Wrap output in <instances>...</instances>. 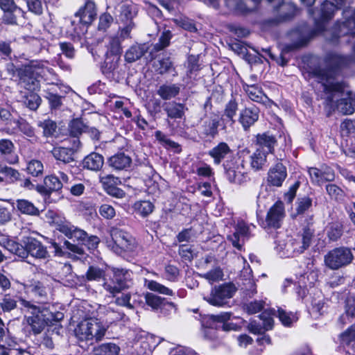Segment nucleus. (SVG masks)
<instances>
[{
    "label": "nucleus",
    "instance_id": "8",
    "mask_svg": "<svg viewBox=\"0 0 355 355\" xmlns=\"http://www.w3.org/2000/svg\"><path fill=\"white\" fill-rule=\"evenodd\" d=\"M110 235L114 243L113 249L116 253L132 252L135 250L137 247L135 239L129 233L118 228H112Z\"/></svg>",
    "mask_w": 355,
    "mask_h": 355
},
{
    "label": "nucleus",
    "instance_id": "38",
    "mask_svg": "<svg viewBox=\"0 0 355 355\" xmlns=\"http://www.w3.org/2000/svg\"><path fill=\"white\" fill-rule=\"evenodd\" d=\"M286 253L284 255L287 257L295 256L302 253L306 248H302V243L300 239H290L289 242L286 244Z\"/></svg>",
    "mask_w": 355,
    "mask_h": 355
},
{
    "label": "nucleus",
    "instance_id": "9",
    "mask_svg": "<svg viewBox=\"0 0 355 355\" xmlns=\"http://www.w3.org/2000/svg\"><path fill=\"white\" fill-rule=\"evenodd\" d=\"M285 216L283 202L277 201L268 210L266 223L268 227L279 228Z\"/></svg>",
    "mask_w": 355,
    "mask_h": 355
},
{
    "label": "nucleus",
    "instance_id": "20",
    "mask_svg": "<svg viewBox=\"0 0 355 355\" xmlns=\"http://www.w3.org/2000/svg\"><path fill=\"white\" fill-rule=\"evenodd\" d=\"M13 207L20 214L24 215L37 216L40 211L31 201L26 199H17L13 203Z\"/></svg>",
    "mask_w": 355,
    "mask_h": 355
},
{
    "label": "nucleus",
    "instance_id": "10",
    "mask_svg": "<svg viewBox=\"0 0 355 355\" xmlns=\"http://www.w3.org/2000/svg\"><path fill=\"white\" fill-rule=\"evenodd\" d=\"M309 174L313 184L322 185L325 182L333 181L335 178L334 171L327 166L319 169L312 167L309 169Z\"/></svg>",
    "mask_w": 355,
    "mask_h": 355
},
{
    "label": "nucleus",
    "instance_id": "49",
    "mask_svg": "<svg viewBox=\"0 0 355 355\" xmlns=\"http://www.w3.org/2000/svg\"><path fill=\"white\" fill-rule=\"evenodd\" d=\"M327 234L331 241H337L343 234V227L340 223H334L327 228Z\"/></svg>",
    "mask_w": 355,
    "mask_h": 355
},
{
    "label": "nucleus",
    "instance_id": "56",
    "mask_svg": "<svg viewBox=\"0 0 355 355\" xmlns=\"http://www.w3.org/2000/svg\"><path fill=\"white\" fill-rule=\"evenodd\" d=\"M202 277L208 280L211 284L222 280L223 272L220 267H215L212 270L203 274Z\"/></svg>",
    "mask_w": 355,
    "mask_h": 355
},
{
    "label": "nucleus",
    "instance_id": "36",
    "mask_svg": "<svg viewBox=\"0 0 355 355\" xmlns=\"http://www.w3.org/2000/svg\"><path fill=\"white\" fill-rule=\"evenodd\" d=\"M54 157L64 163H69L73 160V151L71 148H55L53 150Z\"/></svg>",
    "mask_w": 355,
    "mask_h": 355
},
{
    "label": "nucleus",
    "instance_id": "54",
    "mask_svg": "<svg viewBox=\"0 0 355 355\" xmlns=\"http://www.w3.org/2000/svg\"><path fill=\"white\" fill-rule=\"evenodd\" d=\"M128 99H119L114 102L113 109L115 112H121L126 118L132 117V112L127 106Z\"/></svg>",
    "mask_w": 355,
    "mask_h": 355
},
{
    "label": "nucleus",
    "instance_id": "11",
    "mask_svg": "<svg viewBox=\"0 0 355 355\" xmlns=\"http://www.w3.org/2000/svg\"><path fill=\"white\" fill-rule=\"evenodd\" d=\"M287 177L286 168L282 163L278 162L272 166L268 172L267 181L270 185L279 187Z\"/></svg>",
    "mask_w": 355,
    "mask_h": 355
},
{
    "label": "nucleus",
    "instance_id": "21",
    "mask_svg": "<svg viewBox=\"0 0 355 355\" xmlns=\"http://www.w3.org/2000/svg\"><path fill=\"white\" fill-rule=\"evenodd\" d=\"M277 143V140L274 136L268 133L259 134L257 136L256 144L257 149L264 150L267 154H271L274 151V147Z\"/></svg>",
    "mask_w": 355,
    "mask_h": 355
},
{
    "label": "nucleus",
    "instance_id": "19",
    "mask_svg": "<svg viewBox=\"0 0 355 355\" xmlns=\"http://www.w3.org/2000/svg\"><path fill=\"white\" fill-rule=\"evenodd\" d=\"M60 179L55 175H49L45 177L44 182L46 189L50 191H57L63 187V183L69 182V177L64 172H59Z\"/></svg>",
    "mask_w": 355,
    "mask_h": 355
},
{
    "label": "nucleus",
    "instance_id": "51",
    "mask_svg": "<svg viewBox=\"0 0 355 355\" xmlns=\"http://www.w3.org/2000/svg\"><path fill=\"white\" fill-rule=\"evenodd\" d=\"M38 126L43 129V134L45 137L53 136L56 131L57 125L51 119H45L38 123Z\"/></svg>",
    "mask_w": 355,
    "mask_h": 355
},
{
    "label": "nucleus",
    "instance_id": "45",
    "mask_svg": "<svg viewBox=\"0 0 355 355\" xmlns=\"http://www.w3.org/2000/svg\"><path fill=\"white\" fill-rule=\"evenodd\" d=\"M0 306L4 313H9L17 306V300L9 294L5 295L0 302Z\"/></svg>",
    "mask_w": 355,
    "mask_h": 355
},
{
    "label": "nucleus",
    "instance_id": "26",
    "mask_svg": "<svg viewBox=\"0 0 355 355\" xmlns=\"http://www.w3.org/2000/svg\"><path fill=\"white\" fill-rule=\"evenodd\" d=\"M335 3L324 1L321 6V17L322 20L331 19L335 11L340 9L344 4L345 0H334Z\"/></svg>",
    "mask_w": 355,
    "mask_h": 355
},
{
    "label": "nucleus",
    "instance_id": "18",
    "mask_svg": "<svg viewBox=\"0 0 355 355\" xmlns=\"http://www.w3.org/2000/svg\"><path fill=\"white\" fill-rule=\"evenodd\" d=\"M108 165L114 170H126L132 164V159L124 153H118L107 160Z\"/></svg>",
    "mask_w": 355,
    "mask_h": 355
},
{
    "label": "nucleus",
    "instance_id": "24",
    "mask_svg": "<svg viewBox=\"0 0 355 355\" xmlns=\"http://www.w3.org/2000/svg\"><path fill=\"white\" fill-rule=\"evenodd\" d=\"M230 152V146L225 142H220L210 150L208 154L214 159V164H219Z\"/></svg>",
    "mask_w": 355,
    "mask_h": 355
},
{
    "label": "nucleus",
    "instance_id": "23",
    "mask_svg": "<svg viewBox=\"0 0 355 355\" xmlns=\"http://www.w3.org/2000/svg\"><path fill=\"white\" fill-rule=\"evenodd\" d=\"M104 164L103 155L97 153H92L86 156L83 162V167L91 171H98Z\"/></svg>",
    "mask_w": 355,
    "mask_h": 355
},
{
    "label": "nucleus",
    "instance_id": "12",
    "mask_svg": "<svg viewBox=\"0 0 355 355\" xmlns=\"http://www.w3.org/2000/svg\"><path fill=\"white\" fill-rule=\"evenodd\" d=\"M227 178L230 182L241 184L245 181V174L242 163H230L225 166Z\"/></svg>",
    "mask_w": 355,
    "mask_h": 355
},
{
    "label": "nucleus",
    "instance_id": "40",
    "mask_svg": "<svg viewBox=\"0 0 355 355\" xmlns=\"http://www.w3.org/2000/svg\"><path fill=\"white\" fill-rule=\"evenodd\" d=\"M51 217L52 219L51 223L56 227L58 231L62 234L69 232V227L71 224L64 217L57 214H52Z\"/></svg>",
    "mask_w": 355,
    "mask_h": 355
},
{
    "label": "nucleus",
    "instance_id": "31",
    "mask_svg": "<svg viewBox=\"0 0 355 355\" xmlns=\"http://www.w3.org/2000/svg\"><path fill=\"white\" fill-rule=\"evenodd\" d=\"M180 92V87L175 84L163 85L157 89V94L164 100H168L176 96Z\"/></svg>",
    "mask_w": 355,
    "mask_h": 355
},
{
    "label": "nucleus",
    "instance_id": "15",
    "mask_svg": "<svg viewBox=\"0 0 355 355\" xmlns=\"http://www.w3.org/2000/svg\"><path fill=\"white\" fill-rule=\"evenodd\" d=\"M24 243L27 248L28 254L30 253L33 257L38 259H44L48 255L46 248L37 239L33 237H26Z\"/></svg>",
    "mask_w": 355,
    "mask_h": 355
},
{
    "label": "nucleus",
    "instance_id": "43",
    "mask_svg": "<svg viewBox=\"0 0 355 355\" xmlns=\"http://www.w3.org/2000/svg\"><path fill=\"white\" fill-rule=\"evenodd\" d=\"M165 110L168 116L172 119H181L184 114V107L180 103L169 104Z\"/></svg>",
    "mask_w": 355,
    "mask_h": 355
},
{
    "label": "nucleus",
    "instance_id": "62",
    "mask_svg": "<svg viewBox=\"0 0 355 355\" xmlns=\"http://www.w3.org/2000/svg\"><path fill=\"white\" fill-rule=\"evenodd\" d=\"M40 97L35 93H31L27 96L24 101L26 105L32 110H37L40 105Z\"/></svg>",
    "mask_w": 355,
    "mask_h": 355
},
{
    "label": "nucleus",
    "instance_id": "2",
    "mask_svg": "<svg viewBox=\"0 0 355 355\" xmlns=\"http://www.w3.org/2000/svg\"><path fill=\"white\" fill-rule=\"evenodd\" d=\"M108 326L96 318H89L81 320L74 329L78 341L87 345L101 342L105 337Z\"/></svg>",
    "mask_w": 355,
    "mask_h": 355
},
{
    "label": "nucleus",
    "instance_id": "3",
    "mask_svg": "<svg viewBox=\"0 0 355 355\" xmlns=\"http://www.w3.org/2000/svg\"><path fill=\"white\" fill-rule=\"evenodd\" d=\"M22 311L25 313L24 324L35 335L40 334L50 321L49 311L31 301L19 297Z\"/></svg>",
    "mask_w": 355,
    "mask_h": 355
},
{
    "label": "nucleus",
    "instance_id": "53",
    "mask_svg": "<svg viewBox=\"0 0 355 355\" xmlns=\"http://www.w3.org/2000/svg\"><path fill=\"white\" fill-rule=\"evenodd\" d=\"M155 67L159 74H164L173 69V64L169 58H163L155 62Z\"/></svg>",
    "mask_w": 355,
    "mask_h": 355
},
{
    "label": "nucleus",
    "instance_id": "42",
    "mask_svg": "<svg viewBox=\"0 0 355 355\" xmlns=\"http://www.w3.org/2000/svg\"><path fill=\"white\" fill-rule=\"evenodd\" d=\"M351 60L345 56L338 54H331L328 58L329 66L332 68H340L349 64Z\"/></svg>",
    "mask_w": 355,
    "mask_h": 355
},
{
    "label": "nucleus",
    "instance_id": "33",
    "mask_svg": "<svg viewBox=\"0 0 355 355\" xmlns=\"http://www.w3.org/2000/svg\"><path fill=\"white\" fill-rule=\"evenodd\" d=\"M156 139L166 149H171L175 153H180L181 151L180 146L168 139L165 134L160 130H157L155 132Z\"/></svg>",
    "mask_w": 355,
    "mask_h": 355
},
{
    "label": "nucleus",
    "instance_id": "27",
    "mask_svg": "<svg viewBox=\"0 0 355 355\" xmlns=\"http://www.w3.org/2000/svg\"><path fill=\"white\" fill-rule=\"evenodd\" d=\"M243 87L250 99L254 102L263 103L267 98L262 90L255 85L245 84Z\"/></svg>",
    "mask_w": 355,
    "mask_h": 355
},
{
    "label": "nucleus",
    "instance_id": "47",
    "mask_svg": "<svg viewBox=\"0 0 355 355\" xmlns=\"http://www.w3.org/2000/svg\"><path fill=\"white\" fill-rule=\"evenodd\" d=\"M28 291H31L38 300L42 301L47 295L46 288L42 283L37 282L26 288Z\"/></svg>",
    "mask_w": 355,
    "mask_h": 355
},
{
    "label": "nucleus",
    "instance_id": "13",
    "mask_svg": "<svg viewBox=\"0 0 355 355\" xmlns=\"http://www.w3.org/2000/svg\"><path fill=\"white\" fill-rule=\"evenodd\" d=\"M15 145L8 139H0V157L10 164L19 162V157L15 152Z\"/></svg>",
    "mask_w": 355,
    "mask_h": 355
},
{
    "label": "nucleus",
    "instance_id": "60",
    "mask_svg": "<svg viewBox=\"0 0 355 355\" xmlns=\"http://www.w3.org/2000/svg\"><path fill=\"white\" fill-rule=\"evenodd\" d=\"M87 278L88 280H99L102 277H105L104 271L98 267L90 266L87 272Z\"/></svg>",
    "mask_w": 355,
    "mask_h": 355
},
{
    "label": "nucleus",
    "instance_id": "58",
    "mask_svg": "<svg viewBox=\"0 0 355 355\" xmlns=\"http://www.w3.org/2000/svg\"><path fill=\"white\" fill-rule=\"evenodd\" d=\"M237 110L238 103L235 99L232 98L225 105L224 115L228 118L233 123H234V117L236 115Z\"/></svg>",
    "mask_w": 355,
    "mask_h": 355
},
{
    "label": "nucleus",
    "instance_id": "63",
    "mask_svg": "<svg viewBox=\"0 0 355 355\" xmlns=\"http://www.w3.org/2000/svg\"><path fill=\"white\" fill-rule=\"evenodd\" d=\"M312 205V200L309 197H304L298 200L296 211L298 214H302Z\"/></svg>",
    "mask_w": 355,
    "mask_h": 355
},
{
    "label": "nucleus",
    "instance_id": "52",
    "mask_svg": "<svg viewBox=\"0 0 355 355\" xmlns=\"http://www.w3.org/2000/svg\"><path fill=\"white\" fill-rule=\"evenodd\" d=\"M340 341L343 345H349L355 341V324H352L339 336Z\"/></svg>",
    "mask_w": 355,
    "mask_h": 355
},
{
    "label": "nucleus",
    "instance_id": "35",
    "mask_svg": "<svg viewBox=\"0 0 355 355\" xmlns=\"http://www.w3.org/2000/svg\"><path fill=\"white\" fill-rule=\"evenodd\" d=\"M325 302L323 296L321 295L313 297L311 300V307L310 308L311 313L315 318L322 315L325 311Z\"/></svg>",
    "mask_w": 355,
    "mask_h": 355
},
{
    "label": "nucleus",
    "instance_id": "37",
    "mask_svg": "<svg viewBox=\"0 0 355 355\" xmlns=\"http://www.w3.org/2000/svg\"><path fill=\"white\" fill-rule=\"evenodd\" d=\"M144 286L147 287L149 290L154 292H157L162 295L169 296L173 295V292L171 289L153 280L145 279Z\"/></svg>",
    "mask_w": 355,
    "mask_h": 355
},
{
    "label": "nucleus",
    "instance_id": "57",
    "mask_svg": "<svg viewBox=\"0 0 355 355\" xmlns=\"http://www.w3.org/2000/svg\"><path fill=\"white\" fill-rule=\"evenodd\" d=\"M218 121L216 119H209L204 123V133L214 137L218 132Z\"/></svg>",
    "mask_w": 355,
    "mask_h": 355
},
{
    "label": "nucleus",
    "instance_id": "55",
    "mask_svg": "<svg viewBox=\"0 0 355 355\" xmlns=\"http://www.w3.org/2000/svg\"><path fill=\"white\" fill-rule=\"evenodd\" d=\"M145 300L147 305L150 306L153 310H159L164 301L161 297L151 293H147L145 295Z\"/></svg>",
    "mask_w": 355,
    "mask_h": 355
},
{
    "label": "nucleus",
    "instance_id": "16",
    "mask_svg": "<svg viewBox=\"0 0 355 355\" xmlns=\"http://www.w3.org/2000/svg\"><path fill=\"white\" fill-rule=\"evenodd\" d=\"M96 15V5L90 0L85 1L84 7L80 8L76 13V16L80 18V22L85 24H91Z\"/></svg>",
    "mask_w": 355,
    "mask_h": 355
},
{
    "label": "nucleus",
    "instance_id": "4",
    "mask_svg": "<svg viewBox=\"0 0 355 355\" xmlns=\"http://www.w3.org/2000/svg\"><path fill=\"white\" fill-rule=\"evenodd\" d=\"M132 284V272L123 268H113L104 277L103 288L115 295Z\"/></svg>",
    "mask_w": 355,
    "mask_h": 355
},
{
    "label": "nucleus",
    "instance_id": "28",
    "mask_svg": "<svg viewBox=\"0 0 355 355\" xmlns=\"http://www.w3.org/2000/svg\"><path fill=\"white\" fill-rule=\"evenodd\" d=\"M95 355H119L120 347L113 343L101 344L94 348Z\"/></svg>",
    "mask_w": 355,
    "mask_h": 355
},
{
    "label": "nucleus",
    "instance_id": "41",
    "mask_svg": "<svg viewBox=\"0 0 355 355\" xmlns=\"http://www.w3.org/2000/svg\"><path fill=\"white\" fill-rule=\"evenodd\" d=\"M0 173L4 175L5 178H6L10 183H15L20 180L21 175L19 172L12 167L1 164Z\"/></svg>",
    "mask_w": 355,
    "mask_h": 355
},
{
    "label": "nucleus",
    "instance_id": "6",
    "mask_svg": "<svg viewBox=\"0 0 355 355\" xmlns=\"http://www.w3.org/2000/svg\"><path fill=\"white\" fill-rule=\"evenodd\" d=\"M235 286L232 284H223L212 287L210 293H203L202 298L209 304L222 307L227 303V300L233 297L236 292Z\"/></svg>",
    "mask_w": 355,
    "mask_h": 355
},
{
    "label": "nucleus",
    "instance_id": "30",
    "mask_svg": "<svg viewBox=\"0 0 355 355\" xmlns=\"http://www.w3.org/2000/svg\"><path fill=\"white\" fill-rule=\"evenodd\" d=\"M270 3H274L275 10H288V12L282 15L284 19H288L293 16L296 12V7L292 3H284L283 0H268Z\"/></svg>",
    "mask_w": 355,
    "mask_h": 355
},
{
    "label": "nucleus",
    "instance_id": "14",
    "mask_svg": "<svg viewBox=\"0 0 355 355\" xmlns=\"http://www.w3.org/2000/svg\"><path fill=\"white\" fill-rule=\"evenodd\" d=\"M259 110L255 106L243 109L239 114V121L245 130H248L259 119Z\"/></svg>",
    "mask_w": 355,
    "mask_h": 355
},
{
    "label": "nucleus",
    "instance_id": "44",
    "mask_svg": "<svg viewBox=\"0 0 355 355\" xmlns=\"http://www.w3.org/2000/svg\"><path fill=\"white\" fill-rule=\"evenodd\" d=\"M26 171L33 177H38L43 175L44 166L41 161L31 159L27 164Z\"/></svg>",
    "mask_w": 355,
    "mask_h": 355
},
{
    "label": "nucleus",
    "instance_id": "59",
    "mask_svg": "<svg viewBox=\"0 0 355 355\" xmlns=\"http://www.w3.org/2000/svg\"><path fill=\"white\" fill-rule=\"evenodd\" d=\"M18 129L26 136L33 137L35 135L34 129L24 119H19L16 121Z\"/></svg>",
    "mask_w": 355,
    "mask_h": 355
},
{
    "label": "nucleus",
    "instance_id": "7",
    "mask_svg": "<svg viewBox=\"0 0 355 355\" xmlns=\"http://www.w3.org/2000/svg\"><path fill=\"white\" fill-rule=\"evenodd\" d=\"M353 259L354 255L350 248L338 247L324 256V263L329 269L336 270L349 265Z\"/></svg>",
    "mask_w": 355,
    "mask_h": 355
},
{
    "label": "nucleus",
    "instance_id": "46",
    "mask_svg": "<svg viewBox=\"0 0 355 355\" xmlns=\"http://www.w3.org/2000/svg\"><path fill=\"white\" fill-rule=\"evenodd\" d=\"M23 14L24 11L20 8H17V10L14 9L13 11H6L3 12L2 16V21L6 24L17 25V17Z\"/></svg>",
    "mask_w": 355,
    "mask_h": 355
},
{
    "label": "nucleus",
    "instance_id": "1",
    "mask_svg": "<svg viewBox=\"0 0 355 355\" xmlns=\"http://www.w3.org/2000/svg\"><path fill=\"white\" fill-rule=\"evenodd\" d=\"M322 86L327 95V104L331 107L336 105L338 110L343 114H351L354 112V95L350 92L344 94L342 83L327 78L326 80L322 83Z\"/></svg>",
    "mask_w": 355,
    "mask_h": 355
},
{
    "label": "nucleus",
    "instance_id": "61",
    "mask_svg": "<svg viewBox=\"0 0 355 355\" xmlns=\"http://www.w3.org/2000/svg\"><path fill=\"white\" fill-rule=\"evenodd\" d=\"M340 31L345 33L355 35V12L352 17H349L343 22Z\"/></svg>",
    "mask_w": 355,
    "mask_h": 355
},
{
    "label": "nucleus",
    "instance_id": "50",
    "mask_svg": "<svg viewBox=\"0 0 355 355\" xmlns=\"http://www.w3.org/2000/svg\"><path fill=\"white\" fill-rule=\"evenodd\" d=\"M275 315L276 311L275 309L266 310L260 315L264 330L268 331L272 328L273 318L272 316Z\"/></svg>",
    "mask_w": 355,
    "mask_h": 355
},
{
    "label": "nucleus",
    "instance_id": "22",
    "mask_svg": "<svg viewBox=\"0 0 355 355\" xmlns=\"http://www.w3.org/2000/svg\"><path fill=\"white\" fill-rule=\"evenodd\" d=\"M268 154L261 150L256 149V150L250 156L249 163L250 168L254 171H259L263 170L268 165L267 156Z\"/></svg>",
    "mask_w": 355,
    "mask_h": 355
},
{
    "label": "nucleus",
    "instance_id": "17",
    "mask_svg": "<svg viewBox=\"0 0 355 355\" xmlns=\"http://www.w3.org/2000/svg\"><path fill=\"white\" fill-rule=\"evenodd\" d=\"M119 20L122 23H132L137 14L136 7L131 1H125L118 4Z\"/></svg>",
    "mask_w": 355,
    "mask_h": 355
},
{
    "label": "nucleus",
    "instance_id": "64",
    "mask_svg": "<svg viewBox=\"0 0 355 355\" xmlns=\"http://www.w3.org/2000/svg\"><path fill=\"white\" fill-rule=\"evenodd\" d=\"M171 39V33L170 31H164L159 39V42L155 45L157 51H160L168 46Z\"/></svg>",
    "mask_w": 355,
    "mask_h": 355
},
{
    "label": "nucleus",
    "instance_id": "39",
    "mask_svg": "<svg viewBox=\"0 0 355 355\" xmlns=\"http://www.w3.org/2000/svg\"><path fill=\"white\" fill-rule=\"evenodd\" d=\"M134 208L137 214L145 217L153 212L154 205L148 200H141L135 203Z\"/></svg>",
    "mask_w": 355,
    "mask_h": 355
},
{
    "label": "nucleus",
    "instance_id": "34",
    "mask_svg": "<svg viewBox=\"0 0 355 355\" xmlns=\"http://www.w3.org/2000/svg\"><path fill=\"white\" fill-rule=\"evenodd\" d=\"M121 40L119 35L110 36L108 38V42L107 44V54H111L117 56L116 60L119 59V55L122 52V48L121 46Z\"/></svg>",
    "mask_w": 355,
    "mask_h": 355
},
{
    "label": "nucleus",
    "instance_id": "5",
    "mask_svg": "<svg viewBox=\"0 0 355 355\" xmlns=\"http://www.w3.org/2000/svg\"><path fill=\"white\" fill-rule=\"evenodd\" d=\"M46 69L42 64L31 63V64L25 66L24 68L18 70V76L19 78V84L29 91H35L40 87L39 76Z\"/></svg>",
    "mask_w": 355,
    "mask_h": 355
},
{
    "label": "nucleus",
    "instance_id": "29",
    "mask_svg": "<svg viewBox=\"0 0 355 355\" xmlns=\"http://www.w3.org/2000/svg\"><path fill=\"white\" fill-rule=\"evenodd\" d=\"M144 46L135 44L130 46L125 52V60L127 62L132 63L139 60L146 53Z\"/></svg>",
    "mask_w": 355,
    "mask_h": 355
},
{
    "label": "nucleus",
    "instance_id": "48",
    "mask_svg": "<svg viewBox=\"0 0 355 355\" xmlns=\"http://www.w3.org/2000/svg\"><path fill=\"white\" fill-rule=\"evenodd\" d=\"M69 229V232L64 233V234L69 239H72L73 241H76L82 243L84 239L86 238V232L73 226V225H71Z\"/></svg>",
    "mask_w": 355,
    "mask_h": 355
},
{
    "label": "nucleus",
    "instance_id": "32",
    "mask_svg": "<svg viewBox=\"0 0 355 355\" xmlns=\"http://www.w3.org/2000/svg\"><path fill=\"white\" fill-rule=\"evenodd\" d=\"M254 6L252 8H248L241 0H225L227 6L231 9L239 11L241 13H247L256 8L257 6L261 0H250Z\"/></svg>",
    "mask_w": 355,
    "mask_h": 355
},
{
    "label": "nucleus",
    "instance_id": "25",
    "mask_svg": "<svg viewBox=\"0 0 355 355\" xmlns=\"http://www.w3.org/2000/svg\"><path fill=\"white\" fill-rule=\"evenodd\" d=\"M249 227L244 223H239L237 225L236 232L229 236V239L232 242V245L237 249H241L242 244L241 240L243 241V239L248 235Z\"/></svg>",
    "mask_w": 355,
    "mask_h": 355
}]
</instances>
